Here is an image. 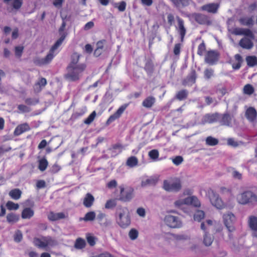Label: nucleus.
Here are the masks:
<instances>
[{"label":"nucleus","instance_id":"f257e3e1","mask_svg":"<svg viewBox=\"0 0 257 257\" xmlns=\"http://www.w3.org/2000/svg\"><path fill=\"white\" fill-rule=\"evenodd\" d=\"M66 34L63 33L60 38L57 40L55 43L51 47L49 53L44 58L36 57L34 59V63L38 66H43L49 64L51 62L54 58V52L56 50L62 43L64 40Z\"/></svg>","mask_w":257,"mask_h":257},{"label":"nucleus","instance_id":"f03ea898","mask_svg":"<svg viewBox=\"0 0 257 257\" xmlns=\"http://www.w3.org/2000/svg\"><path fill=\"white\" fill-rule=\"evenodd\" d=\"M116 221L120 227L125 228L131 224V217L126 207L119 206L115 214Z\"/></svg>","mask_w":257,"mask_h":257},{"label":"nucleus","instance_id":"7ed1b4c3","mask_svg":"<svg viewBox=\"0 0 257 257\" xmlns=\"http://www.w3.org/2000/svg\"><path fill=\"white\" fill-rule=\"evenodd\" d=\"M86 68V65L85 63H80L75 66H67V72L64 77L65 79L71 81H76L79 80Z\"/></svg>","mask_w":257,"mask_h":257},{"label":"nucleus","instance_id":"20e7f679","mask_svg":"<svg viewBox=\"0 0 257 257\" xmlns=\"http://www.w3.org/2000/svg\"><path fill=\"white\" fill-rule=\"evenodd\" d=\"M119 193L117 199L122 202H130L134 197V189L130 186L120 185L118 186Z\"/></svg>","mask_w":257,"mask_h":257},{"label":"nucleus","instance_id":"39448f33","mask_svg":"<svg viewBox=\"0 0 257 257\" xmlns=\"http://www.w3.org/2000/svg\"><path fill=\"white\" fill-rule=\"evenodd\" d=\"M236 200L239 204L242 205L256 204L257 194L250 190L244 191L237 195Z\"/></svg>","mask_w":257,"mask_h":257},{"label":"nucleus","instance_id":"423d86ee","mask_svg":"<svg viewBox=\"0 0 257 257\" xmlns=\"http://www.w3.org/2000/svg\"><path fill=\"white\" fill-rule=\"evenodd\" d=\"M207 195L209 199L211 204L219 209L224 208L225 205L219 195L214 191L212 189L209 188L207 191Z\"/></svg>","mask_w":257,"mask_h":257},{"label":"nucleus","instance_id":"0eeeda50","mask_svg":"<svg viewBox=\"0 0 257 257\" xmlns=\"http://www.w3.org/2000/svg\"><path fill=\"white\" fill-rule=\"evenodd\" d=\"M163 187L167 191L178 192L182 188L181 180L178 178H174L171 182L165 180Z\"/></svg>","mask_w":257,"mask_h":257},{"label":"nucleus","instance_id":"6e6552de","mask_svg":"<svg viewBox=\"0 0 257 257\" xmlns=\"http://www.w3.org/2000/svg\"><path fill=\"white\" fill-rule=\"evenodd\" d=\"M35 246L40 248H45L48 246H53L55 244V241L49 236H43L41 238L35 237L33 240Z\"/></svg>","mask_w":257,"mask_h":257},{"label":"nucleus","instance_id":"1a4fd4ad","mask_svg":"<svg viewBox=\"0 0 257 257\" xmlns=\"http://www.w3.org/2000/svg\"><path fill=\"white\" fill-rule=\"evenodd\" d=\"M184 204L191 205L196 207H199L201 205L199 199L194 196L188 197L183 200H179L175 202V206L178 207H181L182 205Z\"/></svg>","mask_w":257,"mask_h":257},{"label":"nucleus","instance_id":"9d476101","mask_svg":"<svg viewBox=\"0 0 257 257\" xmlns=\"http://www.w3.org/2000/svg\"><path fill=\"white\" fill-rule=\"evenodd\" d=\"M192 17L200 25L209 26L212 24L210 17L207 15L201 13H194L192 14Z\"/></svg>","mask_w":257,"mask_h":257},{"label":"nucleus","instance_id":"9b49d317","mask_svg":"<svg viewBox=\"0 0 257 257\" xmlns=\"http://www.w3.org/2000/svg\"><path fill=\"white\" fill-rule=\"evenodd\" d=\"M164 222L168 226L172 228H179L182 224L178 217L170 214L165 217Z\"/></svg>","mask_w":257,"mask_h":257},{"label":"nucleus","instance_id":"f8f14e48","mask_svg":"<svg viewBox=\"0 0 257 257\" xmlns=\"http://www.w3.org/2000/svg\"><path fill=\"white\" fill-rule=\"evenodd\" d=\"M128 103H125L121 105L113 114L111 115L108 117L106 122V124L109 125L116 119H118L128 107Z\"/></svg>","mask_w":257,"mask_h":257},{"label":"nucleus","instance_id":"ddd939ff","mask_svg":"<svg viewBox=\"0 0 257 257\" xmlns=\"http://www.w3.org/2000/svg\"><path fill=\"white\" fill-rule=\"evenodd\" d=\"M219 53L215 50L208 51L205 57V61L209 65L215 64L218 60Z\"/></svg>","mask_w":257,"mask_h":257},{"label":"nucleus","instance_id":"4468645a","mask_svg":"<svg viewBox=\"0 0 257 257\" xmlns=\"http://www.w3.org/2000/svg\"><path fill=\"white\" fill-rule=\"evenodd\" d=\"M223 222L227 228H229L231 230L233 229L234 223L236 218L235 215L231 212H228L224 214L223 215Z\"/></svg>","mask_w":257,"mask_h":257},{"label":"nucleus","instance_id":"2eb2a0df","mask_svg":"<svg viewBox=\"0 0 257 257\" xmlns=\"http://www.w3.org/2000/svg\"><path fill=\"white\" fill-rule=\"evenodd\" d=\"M176 19L177 22V26L176 27V29L180 36L181 42H183L187 31L184 26V21L179 16H177Z\"/></svg>","mask_w":257,"mask_h":257},{"label":"nucleus","instance_id":"dca6fc26","mask_svg":"<svg viewBox=\"0 0 257 257\" xmlns=\"http://www.w3.org/2000/svg\"><path fill=\"white\" fill-rule=\"evenodd\" d=\"M196 78V72L195 70L193 69L187 76L183 80L182 85L184 86H191L193 84L195 83Z\"/></svg>","mask_w":257,"mask_h":257},{"label":"nucleus","instance_id":"f3484780","mask_svg":"<svg viewBox=\"0 0 257 257\" xmlns=\"http://www.w3.org/2000/svg\"><path fill=\"white\" fill-rule=\"evenodd\" d=\"M47 217L49 221H55L67 218L68 214L62 212L56 213L53 211H50L47 215Z\"/></svg>","mask_w":257,"mask_h":257},{"label":"nucleus","instance_id":"a211bd4d","mask_svg":"<svg viewBox=\"0 0 257 257\" xmlns=\"http://www.w3.org/2000/svg\"><path fill=\"white\" fill-rule=\"evenodd\" d=\"M30 130L31 127L28 123H23L19 124L15 128L14 132V135L15 136H19L26 132L29 131Z\"/></svg>","mask_w":257,"mask_h":257},{"label":"nucleus","instance_id":"6ab92c4d","mask_svg":"<svg viewBox=\"0 0 257 257\" xmlns=\"http://www.w3.org/2000/svg\"><path fill=\"white\" fill-rule=\"evenodd\" d=\"M219 7V5L217 3H210L202 6L201 7V10L209 13L215 14L217 13Z\"/></svg>","mask_w":257,"mask_h":257},{"label":"nucleus","instance_id":"aec40b11","mask_svg":"<svg viewBox=\"0 0 257 257\" xmlns=\"http://www.w3.org/2000/svg\"><path fill=\"white\" fill-rule=\"evenodd\" d=\"M47 83V81L46 79L41 77L34 84V91L37 93L41 92L42 88L46 85Z\"/></svg>","mask_w":257,"mask_h":257},{"label":"nucleus","instance_id":"412c9836","mask_svg":"<svg viewBox=\"0 0 257 257\" xmlns=\"http://www.w3.org/2000/svg\"><path fill=\"white\" fill-rule=\"evenodd\" d=\"M245 116L250 121H253L257 117V112L255 109L252 107H249L245 111Z\"/></svg>","mask_w":257,"mask_h":257},{"label":"nucleus","instance_id":"4be33fe9","mask_svg":"<svg viewBox=\"0 0 257 257\" xmlns=\"http://www.w3.org/2000/svg\"><path fill=\"white\" fill-rule=\"evenodd\" d=\"M234 58L235 62L232 63L230 62L232 68L234 70H239L241 67L242 63L243 62V58L239 54H235L234 56Z\"/></svg>","mask_w":257,"mask_h":257},{"label":"nucleus","instance_id":"5701e85b","mask_svg":"<svg viewBox=\"0 0 257 257\" xmlns=\"http://www.w3.org/2000/svg\"><path fill=\"white\" fill-rule=\"evenodd\" d=\"M239 45L241 47L245 49H250L253 46L252 41L246 37L242 38L239 41Z\"/></svg>","mask_w":257,"mask_h":257},{"label":"nucleus","instance_id":"b1692460","mask_svg":"<svg viewBox=\"0 0 257 257\" xmlns=\"http://www.w3.org/2000/svg\"><path fill=\"white\" fill-rule=\"evenodd\" d=\"M159 178L157 176H151L146 180H143L141 185L143 187L147 186H154L158 182Z\"/></svg>","mask_w":257,"mask_h":257},{"label":"nucleus","instance_id":"393cba45","mask_svg":"<svg viewBox=\"0 0 257 257\" xmlns=\"http://www.w3.org/2000/svg\"><path fill=\"white\" fill-rule=\"evenodd\" d=\"M156 102V98L153 96L147 97L142 102V105L147 108H151Z\"/></svg>","mask_w":257,"mask_h":257},{"label":"nucleus","instance_id":"a878e982","mask_svg":"<svg viewBox=\"0 0 257 257\" xmlns=\"http://www.w3.org/2000/svg\"><path fill=\"white\" fill-rule=\"evenodd\" d=\"M94 202V197L91 194L88 193L86 194L83 199V204L85 207L87 208H89L92 206Z\"/></svg>","mask_w":257,"mask_h":257},{"label":"nucleus","instance_id":"bb28decb","mask_svg":"<svg viewBox=\"0 0 257 257\" xmlns=\"http://www.w3.org/2000/svg\"><path fill=\"white\" fill-rule=\"evenodd\" d=\"M147 74L151 76L154 71V65L152 60L151 59H148L145 63L144 68Z\"/></svg>","mask_w":257,"mask_h":257},{"label":"nucleus","instance_id":"cd10ccee","mask_svg":"<svg viewBox=\"0 0 257 257\" xmlns=\"http://www.w3.org/2000/svg\"><path fill=\"white\" fill-rule=\"evenodd\" d=\"M188 94L189 92L187 90L182 89L176 93L175 98L179 101H182L187 99Z\"/></svg>","mask_w":257,"mask_h":257},{"label":"nucleus","instance_id":"c85d7f7f","mask_svg":"<svg viewBox=\"0 0 257 257\" xmlns=\"http://www.w3.org/2000/svg\"><path fill=\"white\" fill-rule=\"evenodd\" d=\"M34 210L30 207H27L23 210L21 216L23 219H30L34 216Z\"/></svg>","mask_w":257,"mask_h":257},{"label":"nucleus","instance_id":"c756f323","mask_svg":"<svg viewBox=\"0 0 257 257\" xmlns=\"http://www.w3.org/2000/svg\"><path fill=\"white\" fill-rule=\"evenodd\" d=\"M221 125L230 126L231 124V117L228 113L223 114L220 120Z\"/></svg>","mask_w":257,"mask_h":257},{"label":"nucleus","instance_id":"7c9ffc66","mask_svg":"<svg viewBox=\"0 0 257 257\" xmlns=\"http://www.w3.org/2000/svg\"><path fill=\"white\" fill-rule=\"evenodd\" d=\"M81 55L76 52H74L71 56V61L67 66H77Z\"/></svg>","mask_w":257,"mask_h":257},{"label":"nucleus","instance_id":"2f4dec72","mask_svg":"<svg viewBox=\"0 0 257 257\" xmlns=\"http://www.w3.org/2000/svg\"><path fill=\"white\" fill-rule=\"evenodd\" d=\"M239 22L241 25L247 26H252L254 24L252 17H242L239 19Z\"/></svg>","mask_w":257,"mask_h":257},{"label":"nucleus","instance_id":"473e14b6","mask_svg":"<svg viewBox=\"0 0 257 257\" xmlns=\"http://www.w3.org/2000/svg\"><path fill=\"white\" fill-rule=\"evenodd\" d=\"M177 8L185 7L189 5V0H169Z\"/></svg>","mask_w":257,"mask_h":257},{"label":"nucleus","instance_id":"72a5a7b5","mask_svg":"<svg viewBox=\"0 0 257 257\" xmlns=\"http://www.w3.org/2000/svg\"><path fill=\"white\" fill-rule=\"evenodd\" d=\"M204 119L205 122L211 123L217 121L218 115L217 114H207L204 116Z\"/></svg>","mask_w":257,"mask_h":257},{"label":"nucleus","instance_id":"f704fd0d","mask_svg":"<svg viewBox=\"0 0 257 257\" xmlns=\"http://www.w3.org/2000/svg\"><path fill=\"white\" fill-rule=\"evenodd\" d=\"M213 237L208 233L207 232H205L203 236V244L206 246H210L213 241Z\"/></svg>","mask_w":257,"mask_h":257},{"label":"nucleus","instance_id":"c9c22d12","mask_svg":"<svg viewBox=\"0 0 257 257\" xmlns=\"http://www.w3.org/2000/svg\"><path fill=\"white\" fill-rule=\"evenodd\" d=\"M248 225L251 230L257 231V217L254 216H249Z\"/></svg>","mask_w":257,"mask_h":257},{"label":"nucleus","instance_id":"e433bc0d","mask_svg":"<svg viewBox=\"0 0 257 257\" xmlns=\"http://www.w3.org/2000/svg\"><path fill=\"white\" fill-rule=\"evenodd\" d=\"M245 60L248 67H252L257 64V58L255 56H247Z\"/></svg>","mask_w":257,"mask_h":257},{"label":"nucleus","instance_id":"4c0bfd02","mask_svg":"<svg viewBox=\"0 0 257 257\" xmlns=\"http://www.w3.org/2000/svg\"><path fill=\"white\" fill-rule=\"evenodd\" d=\"M22 195V192L19 189H12L9 192L10 196L14 200H18L20 198Z\"/></svg>","mask_w":257,"mask_h":257},{"label":"nucleus","instance_id":"58836bf2","mask_svg":"<svg viewBox=\"0 0 257 257\" xmlns=\"http://www.w3.org/2000/svg\"><path fill=\"white\" fill-rule=\"evenodd\" d=\"M254 92V88L252 85L247 84L245 85L242 89V92L244 94L251 95Z\"/></svg>","mask_w":257,"mask_h":257},{"label":"nucleus","instance_id":"ea45409f","mask_svg":"<svg viewBox=\"0 0 257 257\" xmlns=\"http://www.w3.org/2000/svg\"><path fill=\"white\" fill-rule=\"evenodd\" d=\"M138 164V159L135 156H131L129 157L126 162V166L133 168L135 166H137Z\"/></svg>","mask_w":257,"mask_h":257},{"label":"nucleus","instance_id":"a19ab883","mask_svg":"<svg viewBox=\"0 0 257 257\" xmlns=\"http://www.w3.org/2000/svg\"><path fill=\"white\" fill-rule=\"evenodd\" d=\"M19 219V216L14 213L8 214L7 216V220L9 223L17 222Z\"/></svg>","mask_w":257,"mask_h":257},{"label":"nucleus","instance_id":"79ce46f5","mask_svg":"<svg viewBox=\"0 0 257 257\" xmlns=\"http://www.w3.org/2000/svg\"><path fill=\"white\" fill-rule=\"evenodd\" d=\"M48 162L47 159L43 158L39 161L38 169L41 171H44L47 168Z\"/></svg>","mask_w":257,"mask_h":257},{"label":"nucleus","instance_id":"37998d69","mask_svg":"<svg viewBox=\"0 0 257 257\" xmlns=\"http://www.w3.org/2000/svg\"><path fill=\"white\" fill-rule=\"evenodd\" d=\"M86 246V242L84 239L79 237L75 242L74 246L77 249H82Z\"/></svg>","mask_w":257,"mask_h":257},{"label":"nucleus","instance_id":"c03bdc74","mask_svg":"<svg viewBox=\"0 0 257 257\" xmlns=\"http://www.w3.org/2000/svg\"><path fill=\"white\" fill-rule=\"evenodd\" d=\"M205 142L206 144L209 146H216L219 143L218 139L214 138L211 136H209L207 137Z\"/></svg>","mask_w":257,"mask_h":257},{"label":"nucleus","instance_id":"a18cd8bd","mask_svg":"<svg viewBox=\"0 0 257 257\" xmlns=\"http://www.w3.org/2000/svg\"><path fill=\"white\" fill-rule=\"evenodd\" d=\"M117 198L108 200L105 204V208L106 209H112L115 207L117 205Z\"/></svg>","mask_w":257,"mask_h":257},{"label":"nucleus","instance_id":"49530a36","mask_svg":"<svg viewBox=\"0 0 257 257\" xmlns=\"http://www.w3.org/2000/svg\"><path fill=\"white\" fill-rule=\"evenodd\" d=\"M219 192L222 195L231 196H232V189L230 188H226L225 187H221Z\"/></svg>","mask_w":257,"mask_h":257},{"label":"nucleus","instance_id":"de8ad7c7","mask_svg":"<svg viewBox=\"0 0 257 257\" xmlns=\"http://www.w3.org/2000/svg\"><path fill=\"white\" fill-rule=\"evenodd\" d=\"M95 213L94 211H90L86 213L82 219L85 221H91L95 219Z\"/></svg>","mask_w":257,"mask_h":257},{"label":"nucleus","instance_id":"09e8293b","mask_svg":"<svg viewBox=\"0 0 257 257\" xmlns=\"http://www.w3.org/2000/svg\"><path fill=\"white\" fill-rule=\"evenodd\" d=\"M24 49V46H18L15 47V54L16 57L20 58L23 54Z\"/></svg>","mask_w":257,"mask_h":257},{"label":"nucleus","instance_id":"8fccbe9b","mask_svg":"<svg viewBox=\"0 0 257 257\" xmlns=\"http://www.w3.org/2000/svg\"><path fill=\"white\" fill-rule=\"evenodd\" d=\"M204 212L202 210H197L194 215V219L195 220L200 221L204 217Z\"/></svg>","mask_w":257,"mask_h":257},{"label":"nucleus","instance_id":"3c124183","mask_svg":"<svg viewBox=\"0 0 257 257\" xmlns=\"http://www.w3.org/2000/svg\"><path fill=\"white\" fill-rule=\"evenodd\" d=\"M17 107L19 110V113L29 112L31 110V109L30 107L24 104H19L18 105Z\"/></svg>","mask_w":257,"mask_h":257},{"label":"nucleus","instance_id":"603ef678","mask_svg":"<svg viewBox=\"0 0 257 257\" xmlns=\"http://www.w3.org/2000/svg\"><path fill=\"white\" fill-rule=\"evenodd\" d=\"M206 51V46L204 41H202L199 45L197 48V54L199 56H202Z\"/></svg>","mask_w":257,"mask_h":257},{"label":"nucleus","instance_id":"864d4df0","mask_svg":"<svg viewBox=\"0 0 257 257\" xmlns=\"http://www.w3.org/2000/svg\"><path fill=\"white\" fill-rule=\"evenodd\" d=\"M96 113L95 111H93L84 120V123L86 124H90L94 119Z\"/></svg>","mask_w":257,"mask_h":257},{"label":"nucleus","instance_id":"5fc2aeb1","mask_svg":"<svg viewBox=\"0 0 257 257\" xmlns=\"http://www.w3.org/2000/svg\"><path fill=\"white\" fill-rule=\"evenodd\" d=\"M23 4V0H13L12 6L13 9L18 10L22 6Z\"/></svg>","mask_w":257,"mask_h":257},{"label":"nucleus","instance_id":"6e6d98bb","mask_svg":"<svg viewBox=\"0 0 257 257\" xmlns=\"http://www.w3.org/2000/svg\"><path fill=\"white\" fill-rule=\"evenodd\" d=\"M159 156V151L157 150L154 149L149 152V157L153 160H156Z\"/></svg>","mask_w":257,"mask_h":257},{"label":"nucleus","instance_id":"4d7b16f0","mask_svg":"<svg viewBox=\"0 0 257 257\" xmlns=\"http://www.w3.org/2000/svg\"><path fill=\"white\" fill-rule=\"evenodd\" d=\"M6 206L9 210H17L19 205L17 203H15L12 201H8L6 204Z\"/></svg>","mask_w":257,"mask_h":257},{"label":"nucleus","instance_id":"13d9d810","mask_svg":"<svg viewBox=\"0 0 257 257\" xmlns=\"http://www.w3.org/2000/svg\"><path fill=\"white\" fill-rule=\"evenodd\" d=\"M214 71L212 69L207 68L204 70V77L206 79H209L213 75Z\"/></svg>","mask_w":257,"mask_h":257},{"label":"nucleus","instance_id":"bf43d9fd","mask_svg":"<svg viewBox=\"0 0 257 257\" xmlns=\"http://www.w3.org/2000/svg\"><path fill=\"white\" fill-rule=\"evenodd\" d=\"M138 231L135 229H131L128 233L130 238L132 240H135L138 236Z\"/></svg>","mask_w":257,"mask_h":257},{"label":"nucleus","instance_id":"052dcab7","mask_svg":"<svg viewBox=\"0 0 257 257\" xmlns=\"http://www.w3.org/2000/svg\"><path fill=\"white\" fill-rule=\"evenodd\" d=\"M25 102L28 105H36L39 102V100L38 99L27 98L25 100Z\"/></svg>","mask_w":257,"mask_h":257},{"label":"nucleus","instance_id":"680f3d73","mask_svg":"<svg viewBox=\"0 0 257 257\" xmlns=\"http://www.w3.org/2000/svg\"><path fill=\"white\" fill-rule=\"evenodd\" d=\"M117 6H115V8H117L119 11L123 12L125 11L126 9V3L124 1H121L118 4H116Z\"/></svg>","mask_w":257,"mask_h":257},{"label":"nucleus","instance_id":"e2e57ef3","mask_svg":"<svg viewBox=\"0 0 257 257\" xmlns=\"http://www.w3.org/2000/svg\"><path fill=\"white\" fill-rule=\"evenodd\" d=\"M242 35H244L245 36H247L251 39H254V35L252 31L248 29H243V31L242 32Z\"/></svg>","mask_w":257,"mask_h":257},{"label":"nucleus","instance_id":"0e129e2a","mask_svg":"<svg viewBox=\"0 0 257 257\" xmlns=\"http://www.w3.org/2000/svg\"><path fill=\"white\" fill-rule=\"evenodd\" d=\"M183 161V158L182 156H178L175 157L174 159H172L173 163L177 166L181 164Z\"/></svg>","mask_w":257,"mask_h":257},{"label":"nucleus","instance_id":"69168bd1","mask_svg":"<svg viewBox=\"0 0 257 257\" xmlns=\"http://www.w3.org/2000/svg\"><path fill=\"white\" fill-rule=\"evenodd\" d=\"M117 185V181L115 180H111L107 183L106 187L108 189H111L115 188Z\"/></svg>","mask_w":257,"mask_h":257},{"label":"nucleus","instance_id":"338daca9","mask_svg":"<svg viewBox=\"0 0 257 257\" xmlns=\"http://www.w3.org/2000/svg\"><path fill=\"white\" fill-rule=\"evenodd\" d=\"M181 52V44L180 43L176 44L173 49V53L175 55L178 56Z\"/></svg>","mask_w":257,"mask_h":257},{"label":"nucleus","instance_id":"774afa93","mask_svg":"<svg viewBox=\"0 0 257 257\" xmlns=\"http://www.w3.org/2000/svg\"><path fill=\"white\" fill-rule=\"evenodd\" d=\"M106 43V40L104 39L98 41L96 43V48L102 50L104 48V45Z\"/></svg>","mask_w":257,"mask_h":257}]
</instances>
